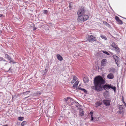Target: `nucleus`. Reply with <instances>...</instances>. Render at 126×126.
Instances as JSON below:
<instances>
[{
	"mask_svg": "<svg viewBox=\"0 0 126 126\" xmlns=\"http://www.w3.org/2000/svg\"><path fill=\"white\" fill-rule=\"evenodd\" d=\"M105 81L102 77L98 76L95 77L94 79V83L95 86H93L92 89L94 88L96 91H102L103 88L105 90H109L110 88V85L109 84H105Z\"/></svg>",
	"mask_w": 126,
	"mask_h": 126,
	"instance_id": "f257e3e1",
	"label": "nucleus"
},
{
	"mask_svg": "<svg viewBox=\"0 0 126 126\" xmlns=\"http://www.w3.org/2000/svg\"><path fill=\"white\" fill-rule=\"evenodd\" d=\"M89 18V16L86 15H83L79 16L78 19V21L79 22L82 23L86 20Z\"/></svg>",
	"mask_w": 126,
	"mask_h": 126,
	"instance_id": "f03ea898",
	"label": "nucleus"
},
{
	"mask_svg": "<svg viewBox=\"0 0 126 126\" xmlns=\"http://www.w3.org/2000/svg\"><path fill=\"white\" fill-rule=\"evenodd\" d=\"M85 11H86L84 7L83 6H82L79 9L77 12V14L79 16L84 15L85 12Z\"/></svg>",
	"mask_w": 126,
	"mask_h": 126,
	"instance_id": "7ed1b4c3",
	"label": "nucleus"
},
{
	"mask_svg": "<svg viewBox=\"0 0 126 126\" xmlns=\"http://www.w3.org/2000/svg\"><path fill=\"white\" fill-rule=\"evenodd\" d=\"M64 100L65 101H68L70 105H74L76 101L73 99L69 97L67 99H64Z\"/></svg>",
	"mask_w": 126,
	"mask_h": 126,
	"instance_id": "20e7f679",
	"label": "nucleus"
},
{
	"mask_svg": "<svg viewBox=\"0 0 126 126\" xmlns=\"http://www.w3.org/2000/svg\"><path fill=\"white\" fill-rule=\"evenodd\" d=\"M87 40L90 42H92L96 40V38L94 37L93 35H92L88 36Z\"/></svg>",
	"mask_w": 126,
	"mask_h": 126,
	"instance_id": "39448f33",
	"label": "nucleus"
},
{
	"mask_svg": "<svg viewBox=\"0 0 126 126\" xmlns=\"http://www.w3.org/2000/svg\"><path fill=\"white\" fill-rule=\"evenodd\" d=\"M111 46L113 47L114 49L116 52H119L120 51L119 48L116 44L115 43L113 42L112 43Z\"/></svg>",
	"mask_w": 126,
	"mask_h": 126,
	"instance_id": "423d86ee",
	"label": "nucleus"
},
{
	"mask_svg": "<svg viewBox=\"0 0 126 126\" xmlns=\"http://www.w3.org/2000/svg\"><path fill=\"white\" fill-rule=\"evenodd\" d=\"M111 101L110 100H103V103L106 106H110V103Z\"/></svg>",
	"mask_w": 126,
	"mask_h": 126,
	"instance_id": "0eeeda50",
	"label": "nucleus"
},
{
	"mask_svg": "<svg viewBox=\"0 0 126 126\" xmlns=\"http://www.w3.org/2000/svg\"><path fill=\"white\" fill-rule=\"evenodd\" d=\"M107 60L106 59L102 60L101 62V65L102 66H104L107 64Z\"/></svg>",
	"mask_w": 126,
	"mask_h": 126,
	"instance_id": "6e6552de",
	"label": "nucleus"
},
{
	"mask_svg": "<svg viewBox=\"0 0 126 126\" xmlns=\"http://www.w3.org/2000/svg\"><path fill=\"white\" fill-rule=\"evenodd\" d=\"M107 77L109 79H112L114 78V75L112 73H110L107 75Z\"/></svg>",
	"mask_w": 126,
	"mask_h": 126,
	"instance_id": "1a4fd4ad",
	"label": "nucleus"
},
{
	"mask_svg": "<svg viewBox=\"0 0 126 126\" xmlns=\"http://www.w3.org/2000/svg\"><path fill=\"white\" fill-rule=\"evenodd\" d=\"M113 56L114 58V59L116 61V63H117H117H118V62L119 61V58L118 57V56L115 55H113Z\"/></svg>",
	"mask_w": 126,
	"mask_h": 126,
	"instance_id": "9d476101",
	"label": "nucleus"
},
{
	"mask_svg": "<svg viewBox=\"0 0 126 126\" xmlns=\"http://www.w3.org/2000/svg\"><path fill=\"white\" fill-rule=\"evenodd\" d=\"M57 59L60 61H62L63 60V58L62 56L59 54H57Z\"/></svg>",
	"mask_w": 126,
	"mask_h": 126,
	"instance_id": "9b49d317",
	"label": "nucleus"
},
{
	"mask_svg": "<svg viewBox=\"0 0 126 126\" xmlns=\"http://www.w3.org/2000/svg\"><path fill=\"white\" fill-rule=\"evenodd\" d=\"M7 59L9 61L10 63H16L14 62V60L11 58L10 56Z\"/></svg>",
	"mask_w": 126,
	"mask_h": 126,
	"instance_id": "f8f14e48",
	"label": "nucleus"
},
{
	"mask_svg": "<svg viewBox=\"0 0 126 126\" xmlns=\"http://www.w3.org/2000/svg\"><path fill=\"white\" fill-rule=\"evenodd\" d=\"M109 95V94L108 91H106V92H104V96L105 98L107 96H108Z\"/></svg>",
	"mask_w": 126,
	"mask_h": 126,
	"instance_id": "ddd939ff",
	"label": "nucleus"
},
{
	"mask_svg": "<svg viewBox=\"0 0 126 126\" xmlns=\"http://www.w3.org/2000/svg\"><path fill=\"white\" fill-rule=\"evenodd\" d=\"M76 77L74 76L73 77V79L71 81V83H73L76 81Z\"/></svg>",
	"mask_w": 126,
	"mask_h": 126,
	"instance_id": "4468645a",
	"label": "nucleus"
},
{
	"mask_svg": "<svg viewBox=\"0 0 126 126\" xmlns=\"http://www.w3.org/2000/svg\"><path fill=\"white\" fill-rule=\"evenodd\" d=\"M74 105L78 108H80L81 106L79 104V103L78 102L76 101H75Z\"/></svg>",
	"mask_w": 126,
	"mask_h": 126,
	"instance_id": "2eb2a0df",
	"label": "nucleus"
},
{
	"mask_svg": "<svg viewBox=\"0 0 126 126\" xmlns=\"http://www.w3.org/2000/svg\"><path fill=\"white\" fill-rule=\"evenodd\" d=\"M100 37L102 39H104L105 40L107 39V37L101 34L100 36Z\"/></svg>",
	"mask_w": 126,
	"mask_h": 126,
	"instance_id": "dca6fc26",
	"label": "nucleus"
},
{
	"mask_svg": "<svg viewBox=\"0 0 126 126\" xmlns=\"http://www.w3.org/2000/svg\"><path fill=\"white\" fill-rule=\"evenodd\" d=\"M83 80L84 82L85 83H87L88 82V81L89 80H88L87 79H86L85 78H83Z\"/></svg>",
	"mask_w": 126,
	"mask_h": 126,
	"instance_id": "f3484780",
	"label": "nucleus"
},
{
	"mask_svg": "<svg viewBox=\"0 0 126 126\" xmlns=\"http://www.w3.org/2000/svg\"><path fill=\"white\" fill-rule=\"evenodd\" d=\"M102 104V103L100 102H97L96 103V105L97 106H100Z\"/></svg>",
	"mask_w": 126,
	"mask_h": 126,
	"instance_id": "a211bd4d",
	"label": "nucleus"
},
{
	"mask_svg": "<svg viewBox=\"0 0 126 126\" xmlns=\"http://www.w3.org/2000/svg\"><path fill=\"white\" fill-rule=\"evenodd\" d=\"M35 94V95L39 96L41 94V93L39 91H38Z\"/></svg>",
	"mask_w": 126,
	"mask_h": 126,
	"instance_id": "6ab92c4d",
	"label": "nucleus"
},
{
	"mask_svg": "<svg viewBox=\"0 0 126 126\" xmlns=\"http://www.w3.org/2000/svg\"><path fill=\"white\" fill-rule=\"evenodd\" d=\"M27 123L26 121H24L21 124V126H24Z\"/></svg>",
	"mask_w": 126,
	"mask_h": 126,
	"instance_id": "aec40b11",
	"label": "nucleus"
},
{
	"mask_svg": "<svg viewBox=\"0 0 126 126\" xmlns=\"http://www.w3.org/2000/svg\"><path fill=\"white\" fill-rule=\"evenodd\" d=\"M111 71L113 73H114L115 72V69L113 68H110V72Z\"/></svg>",
	"mask_w": 126,
	"mask_h": 126,
	"instance_id": "412c9836",
	"label": "nucleus"
},
{
	"mask_svg": "<svg viewBox=\"0 0 126 126\" xmlns=\"http://www.w3.org/2000/svg\"><path fill=\"white\" fill-rule=\"evenodd\" d=\"M79 82L77 81L74 84L73 86L74 87H76L78 85Z\"/></svg>",
	"mask_w": 126,
	"mask_h": 126,
	"instance_id": "4be33fe9",
	"label": "nucleus"
},
{
	"mask_svg": "<svg viewBox=\"0 0 126 126\" xmlns=\"http://www.w3.org/2000/svg\"><path fill=\"white\" fill-rule=\"evenodd\" d=\"M110 88H111L112 89H113L115 92L116 89V87H114V86H110Z\"/></svg>",
	"mask_w": 126,
	"mask_h": 126,
	"instance_id": "5701e85b",
	"label": "nucleus"
},
{
	"mask_svg": "<svg viewBox=\"0 0 126 126\" xmlns=\"http://www.w3.org/2000/svg\"><path fill=\"white\" fill-rule=\"evenodd\" d=\"M24 117H19L18 118V119L20 121H22L23 120Z\"/></svg>",
	"mask_w": 126,
	"mask_h": 126,
	"instance_id": "b1692460",
	"label": "nucleus"
},
{
	"mask_svg": "<svg viewBox=\"0 0 126 126\" xmlns=\"http://www.w3.org/2000/svg\"><path fill=\"white\" fill-rule=\"evenodd\" d=\"M93 112L92 111H91L90 113L89 114V115L90 116H91V118L93 117Z\"/></svg>",
	"mask_w": 126,
	"mask_h": 126,
	"instance_id": "393cba45",
	"label": "nucleus"
},
{
	"mask_svg": "<svg viewBox=\"0 0 126 126\" xmlns=\"http://www.w3.org/2000/svg\"><path fill=\"white\" fill-rule=\"evenodd\" d=\"M80 90H82L83 91V92H84V93L85 94H87V92L86 91V90L85 89H83V88H81Z\"/></svg>",
	"mask_w": 126,
	"mask_h": 126,
	"instance_id": "a878e982",
	"label": "nucleus"
},
{
	"mask_svg": "<svg viewBox=\"0 0 126 126\" xmlns=\"http://www.w3.org/2000/svg\"><path fill=\"white\" fill-rule=\"evenodd\" d=\"M71 112L72 113H75L76 112V111L73 108L71 109Z\"/></svg>",
	"mask_w": 126,
	"mask_h": 126,
	"instance_id": "bb28decb",
	"label": "nucleus"
},
{
	"mask_svg": "<svg viewBox=\"0 0 126 126\" xmlns=\"http://www.w3.org/2000/svg\"><path fill=\"white\" fill-rule=\"evenodd\" d=\"M117 22L120 24H123V22L122 21L120 20H119L117 21Z\"/></svg>",
	"mask_w": 126,
	"mask_h": 126,
	"instance_id": "cd10ccee",
	"label": "nucleus"
},
{
	"mask_svg": "<svg viewBox=\"0 0 126 126\" xmlns=\"http://www.w3.org/2000/svg\"><path fill=\"white\" fill-rule=\"evenodd\" d=\"M115 20L117 21H118L119 20H120L119 18L117 16H116L115 17Z\"/></svg>",
	"mask_w": 126,
	"mask_h": 126,
	"instance_id": "c85d7f7f",
	"label": "nucleus"
},
{
	"mask_svg": "<svg viewBox=\"0 0 126 126\" xmlns=\"http://www.w3.org/2000/svg\"><path fill=\"white\" fill-rule=\"evenodd\" d=\"M10 56L7 54H5V58L8 59L9 57Z\"/></svg>",
	"mask_w": 126,
	"mask_h": 126,
	"instance_id": "c756f323",
	"label": "nucleus"
},
{
	"mask_svg": "<svg viewBox=\"0 0 126 126\" xmlns=\"http://www.w3.org/2000/svg\"><path fill=\"white\" fill-rule=\"evenodd\" d=\"M103 23L104 24L106 25V26L108 24V23H107V22H106V21H103Z\"/></svg>",
	"mask_w": 126,
	"mask_h": 126,
	"instance_id": "7c9ffc66",
	"label": "nucleus"
},
{
	"mask_svg": "<svg viewBox=\"0 0 126 126\" xmlns=\"http://www.w3.org/2000/svg\"><path fill=\"white\" fill-rule=\"evenodd\" d=\"M103 53H104L106 54L107 55H110L109 53L108 52H107L106 51H103Z\"/></svg>",
	"mask_w": 126,
	"mask_h": 126,
	"instance_id": "2f4dec72",
	"label": "nucleus"
},
{
	"mask_svg": "<svg viewBox=\"0 0 126 126\" xmlns=\"http://www.w3.org/2000/svg\"><path fill=\"white\" fill-rule=\"evenodd\" d=\"M30 92V91H26V92H24L23 93L25 94H27L29 93Z\"/></svg>",
	"mask_w": 126,
	"mask_h": 126,
	"instance_id": "473e14b6",
	"label": "nucleus"
},
{
	"mask_svg": "<svg viewBox=\"0 0 126 126\" xmlns=\"http://www.w3.org/2000/svg\"><path fill=\"white\" fill-rule=\"evenodd\" d=\"M123 105H121L120 106L119 108L121 110H122V109H123Z\"/></svg>",
	"mask_w": 126,
	"mask_h": 126,
	"instance_id": "72a5a7b5",
	"label": "nucleus"
},
{
	"mask_svg": "<svg viewBox=\"0 0 126 126\" xmlns=\"http://www.w3.org/2000/svg\"><path fill=\"white\" fill-rule=\"evenodd\" d=\"M48 11L47 10H45L44 11V13L46 14H47V13Z\"/></svg>",
	"mask_w": 126,
	"mask_h": 126,
	"instance_id": "f704fd0d",
	"label": "nucleus"
},
{
	"mask_svg": "<svg viewBox=\"0 0 126 126\" xmlns=\"http://www.w3.org/2000/svg\"><path fill=\"white\" fill-rule=\"evenodd\" d=\"M80 115L81 116H83L84 115V113L83 111L82 112L80 113Z\"/></svg>",
	"mask_w": 126,
	"mask_h": 126,
	"instance_id": "c9c22d12",
	"label": "nucleus"
},
{
	"mask_svg": "<svg viewBox=\"0 0 126 126\" xmlns=\"http://www.w3.org/2000/svg\"><path fill=\"white\" fill-rule=\"evenodd\" d=\"M1 60L4 61H6L5 60H4L2 57H0V61Z\"/></svg>",
	"mask_w": 126,
	"mask_h": 126,
	"instance_id": "e433bc0d",
	"label": "nucleus"
},
{
	"mask_svg": "<svg viewBox=\"0 0 126 126\" xmlns=\"http://www.w3.org/2000/svg\"><path fill=\"white\" fill-rule=\"evenodd\" d=\"M81 88H80V85H79L78 86V88H77V89H80H80Z\"/></svg>",
	"mask_w": 126,
	"mask_h": 126,
	"instance_id": "4c0bfd02",
	"label": "nucleus"
},
{
	"mask_svg": "<svg viewBox=\"0 0 126 126\" xmlns=\"http://www.w3.org/2000/svg\"><path fill=\"white\" fill-rule=\"evenodd\" d=\"M72 7V6L70 4H69V8H71Z\"/></svg>",
	"mask_w": 126,
	"mask_h": 126,
	"instance_id": "58836bf2",
	"label": "nucleus"
},
{
	"mask_svg": "<svg viewBox=\"0 0 126 126\" xmlns=\"http://www.w3.org/2000/svg\"><path fill=\"white\" fill-rule=\"evenodd\" d=\"M107 26L109 28H110V26L109 24H108L107 25Z\"/></svg>",
	"mask_w": 126,
	"mask_h": 126,
	"instance_id": "ea45409f",
	"label": "nucleus"
},
{
	"mask_svg": "<svg viewBox=\"0 0 126 126\" xmlns=\"http://www.w3.org/2000/svg\"><path fill=\"white\" fill-rule=\"evenodd\" d=\"M123 103L125 105V106H126V103H125V102L123 101Z\"/></svg>",
	"mask_w": 126,
	"mask_h": 126,
	"instance_id": "a19ab883",
	"label": "nucleus"
},
{
	"mask_svg": "<svg viewBox=\"0 0 126 126\" xmlns=\"http://www.w3.org/2000/svg\"><path fill=\"white\" fill-rule=\"evenodd\" d=\"M37 28L34 27V28H33V30L34 31Z\"/></svg>",
	"mask_w": 126,
	"mask_h": 126,
	"instance_id": "79ce46f5",
	"label": "nucleus"
},
{
	"mask_svg": "<svg viewBox=\"0 0 126 126\" xmlns=\"http://www.w3.org/2000/svg\"><path fill=\"white\" fill-rule=\"evenodd\" d=\"M91 118V121H93L94 120V118L93 117Z\"/></svg>",
	"mask_w": 126,
	"mask_h": 126,
	"instance_id": "37998d69",
	"label": "nucleus"
},
{
	"mask_svg": "<svg viewBox=\"0 0 126 126\" xmlns=\"http://www.w3.org/2000/svg\"><path fill=\"white\" fill-rule=\"evenodd\" d=\"M2 16V15L0 14V17H1Z\"/></svg>",
	"mask_w": 126,
	"mask_h": 126,
	"instance_id": "c03bdc74",
	"label": "nucleus"
},
{
	"mask_svg": "<svg viewBox=\"0 0 126 126\" xmlns=\"http://www.w3.org/2000/svg\"><path fill=\"white\" fill-rule=\"evenodd\" d=\"M50 1L52 2H54V0H50Z\"/></svg>",
	"mask_w": 126,
	"mask_h": 126,
	"instance_id": "a18cd8bd",
	"label": "nucleus"
},
{
	"mask_svg": "<svg viewBox=\"0 0 126 126\" xmlns=\"http://www.w3.org/2000/svg\"><path fill=\"white\" fill-rule=\"evenodd\" d=\"M45 72H47V69H45Z\"/></svg>",
	"mask_w": 126,
	"mask_h": 126,
	"instance_id": "49530a36",
	"label": "nucleus"
},
{
	"mask_svg": "<svg viewBox=\"0 0 126 126\" xmlns=\"http://www.w3.org/2000/svg\"><path fill=\"white\" fill-rule=\"evenodd\" d=\"M29 97V96H27V97H25V98H28V97Z\"/></svg>",
	"mask_w": 126,
	"mask_h": 126,
	"instance_id": "de8ad7c7",
	"label": "nucleus"
},
{
	"mask_svg": "<svg viewBox=\"0 0 126 126\" xmlns=\"http://www.w3.org/2000/svg\"><path fill=\"white\" fill-rule=\"evenodd\" d=\"M2 126H8L7 125H3Z\"/></svg>",
	"mask_w": 126,
	"mask_h": 126,
	"instance_id": "09e8293b",
	"label": "nucleus"
},
{
	"mask_svg": "<svg viewBox=\"0 0 126 126\" xmlns=\"http://www.w3.org/2000/svg\"><path fill=\"white\" fill-rule=\"evenodd\" d=\"M70 113V112H68V114H69V113Z\"/></svg>",
	"mask_w": 126,
	"mask_h": 126,
	"instance_id": "8fccbe9b",
	"label": "nucleus"
},
{
	"mask_svg": "<svg viewBox=\"0 0 126 126\" xmlns=\"http://www.w3.org/2000/svg\"><path fill=\"white\" fill-rule=\"evenodd\" d=\"M126 125V123H125V125Z\"/></svg>",
	"mask_w": 126,
	"mask_h": 126,
	"instance_id": "3c124183",
	"label": "nucleus"
},
{
	"mask_svg": "<svg viewBox=\"0 0 126 126\" xmlns=\"http://www.w3.org/2000/svg\"><path fill=\"white\" fill-rule=\"evenodd\" d=\"M125 126H126V125Z\"/></svg>",
	"mask_w": 126,
	"mask_h": 126,
	"instance_id": "603ef678",
	"label": "nucleus"
}]
</instances>
